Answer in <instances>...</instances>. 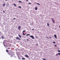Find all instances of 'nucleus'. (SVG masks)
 <instances>
[{"label":"nucleus","mask_w":60,"mask_h":60,"mask_svg":"<svg viewBox=\"0 0 60 60\" xmlns=\"http://www.w3.org/2000/svg\"><path fill=\"white\" fill-rule=\"evenodd\" d=\"M16 39L17 40V39H18V40H20V39L18 37L16 38Z\"/></svg>","instance_id":"6"},{"label":"nucleus","mask_w":60,"mask_h":60,"mask_svg":"<svg viewBox=\"0 0 60 60\" xmlns=\"http://www.w3.org/2000/svg\"><path fill=\"white\" fill-rule=\"evenodd\" d=\"M49 38H50L51 39H52V38L50 37H49Z\"/></svg>","instance_id":"30"},{"label":"nucleus","mask_w":60,"mask_h":60,"mask_svg":"<svg viewBox=\"0 0 60 60\" xmlns=\"http://www.w3.org/2000/svg\"><path fill=\"white\" fill-rule=\"evenodd\" d=\"M18 36H19V37L20 38H21V36H20V35L19 34H18Z\"/></svg>","instance_id":"7"},{"label":"nucleus","mask_w":60,"mask_h":60,"mask_svg":"<svg viewBox=\"0 0 60 60\" xmlns=\"http://www.w3.org/2000/svg\"><path fill=\"white\" fill-rule=\"evenodd\" d=\"M54 37L56 39L57 38V37H56V35H54Z\"/></svg>","instance_id":"5"},{"label":"nucleus","mask_w":60,"mask_h":60,"mask_svg":"<svg viewBox=\"0 0 60 60\" xmlns=\"http://www.w3.org/2000/svg\"><path fill=\"white\" fill-rule=\"evenodd\" d=\"M27 41H28V39H27Z\"/></svg>","instance_id":"35"},{"label":"nucleus","mask_w":60,"mask_h":60,"mask_svg":"<svg viewBox=\"0 0 60 60\" xmlns=\"http://www.w3.org/2000/svg\"><path fill=\"white\" fill-rule=\"evenodd\" d=\"M18 29L19 30H20V29L21 28V27H20V26L19 25L18 27Z\"/></svg>","instance_id":"1"},{"label":"nucleus","mask_w":60,"mask_h":60,"mask_svg":"<svg viewBox=\"0 0 60 60\" xmlns=\"http://www.w3.org/2000/svg\"><path fill=\"white\" fill-rule=\"evenodd\" d=\"M13 19H14V20H15V19H16V18H13Z\"/></svg>","instance_id":"24"},{"label":"nucleus","mask_w":60,"mask_h":60,"mask_svg":"<svg viewBox=\"0 0 60 60\" xmlns=\"http://www.w3.org/2000/svg\"><path fill=\"white\" fill-rule=\"evenodd\" d=\"M35 10H37V8L36 7H35Z\"/></svg>","instance_id":"12"},{"label":"nucleus","mask_w":60,"mask_h":60,"mask_svg":"<svg viewBox=\"0 0 60 60\" xmlns=\"http://www.w3.org/2000/svg\"><path fill=\"white\" fill-rule=\"evenodd\" d=\"M53 43L55 44V43H56V42L53 41Z\"/></svg>","instance_id":"22"},{"label":"nucleus","mask_w":60,"mask_h":60,"mask_svg":"<svg viewBox=\"0 0 60 60\" xmlns=\"http://www.w3.org/2000/svg\"><path fill=\"white\" fill-rule=\"evenodd\" d=\"M25 30H23V32H25Z\"/></svg>","instance_id":"25"},{"label":"nucleus","mask_w":60,"mask_h":60,"mask_svg":"<svg viewBox=\"0 0 60 60\" xmlns=\"http://www.w3.org/2000/svg\"><path fill=\"white\" fill-rule=\"evenodd\" d=\"M29 4H31V3H29Z\"/></svg>","instance_id":"31"},{"label":"nucleus","mask_w":60,"mask_h":60,"mask_svg":"<svg viewBox=\"0 0 60 60\" xmlns=\"http://www.w3.org/2000/svg\"><path fill=\"white\" fill-rule=\"evenodd\" d=\"M1 38H4V37L3 36H1Z\"/></svg>","instance_id":"23"},{"label":"nucleus","mask_w":60,"mask_h":60,"mask_svg":"<svg viewBox=\"0 0 60 60\" xmlns=\"http://www.w3.org/2000/svg\"><path fill=\"white\" fill-rule=\"evenodd\" d=\"M52 22H53V23H55V21H54V20H53V19H52Z\"/></svg>","instance_id":"3"},{"label":"nucleus","mask_w":60,"mask_h":60,"mask_svg":"<svg viewBox=\"0 0 60 60\" xmlns=\"http://www.w3.org/2000/svg\"><path fill=\"white\" fill-rule=\"evenodd\" d=\"M13 4L15 6V7H17V6L16 5V4Z\"/></svg>","instance_id":"15"},{"label":"nucleus","mask_w":60,"mask_h":60,"mask_svg":"<svg viewBox=\"0 0 60 60\" xmlns=\"http://www.w3.org/2000/svg\"><path fill=\"white\" fill-rule=\"evenodd\" d=\"M1 34V31H0V34Z\"/></svg>","instance_id":"37"},{"label":"nucleus","mask_w":60,"mask_h":60,"mask_svg":"<svg viewBox=\"0 0 60 60\" xmlns=\"http://www.w3.org/2000/svg\"><path fill=\"white\" fill-rule=\"evenodd\" d=\"M9 4H6V6L8 7L9 6Z\"/></svg>","instance_id":"11"},{"label":"nucleus","mask_w":60,"mask_h":60,"mask_svg":"<svg viewBox=\"0 0 60 60\" xmlns=\"http://www.w3.org/2000/svg\"><path fill=\"white\" fill-rule=\"evenodd\" d=\"M5 5H6V4H5L4 3V4H3V6H5Z\"/></svg>","instance_id":"10"},{"label":"nucleus","mask_w":60,"mask_h":60,"mask_svg":"<svg viewBox=\"0 0 60 60\" xmlns=\"http://www.w3.org/2000/svg\"><path fill=\"white\" fill-rule=\"evenodd\" d=\"M54 46L56 47V45H55Z\"/></svg>","instance_id":"28"},{"label":"nucleus","mask_w":60,"mask_h":60,"mask_svg":"<svg viewBox=\"0 0 60 60\" xmlns=\"http://www.w3.org/2000/svg\"><path fill=\"white\" fill-rule=\"evenodd\" d=\"M8 53V54H9V53Z\"/></svg>","instance_id":"40"},{"label":"nucleus","mask_w":60,"mask_h":60,"mask_svg":"<svg viewBox=\"0 0 60 60\" xmlns=\"http://www.w3.org/2000/svg\"><path fill=\"white\" fill-rule=\"evenodd\" d=\"M6 51L7 52H9V51H8V50L7 49H6Z\"/></svg>","instance_id":"16"},{"label":"nucleus","mask_w":60,"mask_h":60,"mask_svg":"<svg viewBox=\"0 0 60 60\" xmlns=\"http://www.w3.org/2000/svg\"><path fill=\"white\" fill-rule=\"evenodd\" d=\"M22 59H24V60L25 59V58H22Z\"/></svg>","instance_id":"21"},{"label":"nucleus","mask_w":60,"mask_h":60,"mask_svg":"<svg viewBox=\"0 0 60 60\" xmlns=\"http://www.w3.org/2000/svg\"><path fill=\"white\" fill-rule=\"evenodd\" d=\"M58 55H60V53H58Z\"/></svg>","instance_id":"27"},{"label":"nucleus","mask_w":60,"mask_h":60,"mask_svg":"<svg viewBox=\"0 0 60 60\" xmlns=\"http://www.w3.org/2000/svg\"><path fill=\"white\" fill-rule=\"evenodd\" d=\"M46 38H47L48 39H49V38L48 37H46Z\"/></svg>","instance_id":"29"},{"label":"nucleus","mask_w":60,"mask_h":60,"mask_svg":"<svg viewBox=\"0 0 60 60\" xmlns=\"http://www.w3.org/2000/svg\"><path fill=\"white\" fill-rule=\"evenodd\" d=\"M23 34L24 35H25V34L23 33Z\"/></svg>","instance_id":"18"},{"label":"nucleus","mask_w":60,"mask_h":60,"mask_svg":"<svg viewBox=\"0 0 60 60\" xmlns=\"http://www.w3.org/2000/svg\"><path fill=\"white\" fill-rule=\"evenodd\" d=\"M58 52H60V50H58Z\"/></svg>","instance_id":"17"},{"label":"nucleus","mask_w":60,"mask_h":60,"mask_svg":"<svg viewBox=\"0 0 60 60\" xmlns=\"http://www.w3.org/2000/svg\"><path fill=\"white\" fill-rule=\"evenodd\" d=\"M26 36H30V35L29 34H28L26 35Z\"/></svg>","instance_id":"9"},{"label":"nucleus","mask_w":60,"mask_h":60,"mask_svg":"<svg viewBox=\"0 0 60 60\" xmlns=\"http://www.w3.org/2000/svg\"><path fill=\"white\" fill-rule=\"evenodd\" d=\"M19 8H20V9H21V7L20 6H19Z\"/></svg>","instance_id":"20"},{"label":"nucleus","mask_w":60,"mask_h":60,"mask_svg":"<svg viewBox=\"0 0 60 60\" xmlns=\"http://www.w3.org/2000/svg\"><path fill=\"white\" fill-rule=\"evenodd\" d=\"M56 56H58V54H56Z\"/></svg>","instance_id":"26"},{"label":"nucleus","mask_w":60,"mask_h":60,"mask_svg":"<svg viewBox=\"0 0 60 60\" xmlns=\"http://www.w3.org/2000/svg\"><path fill=\"white\" fill-rule=\"evenodd\" d=\"M32 30H33V31H34V30L33 29H32Z\"/></svg>","instance_id":"32"},{"label":"nucleus","mask_w":60,"mask_h":60,"mask_svg":"<svg viewBox=\"0 0 60 60\" xmlns=\"http://www.w3.org/2000/svg\"><path fill=\"white\" fill-rule=\"evenodd\" d=\"M43 60H46V59H43Z\"/></svg>","instance_id":"19"},{"label":"nucleus","mask_w":60,"mask_h":60,"mask_svg":"<svg viewBox=\"0 0 60 60\" xmlns=\"http://www.w3.org/2000/svg\"><path fill=\"white\" fill-rule=\"evenodd\" d=\"M25 57H29V56H28V55H25Z\"/></svg>","instance_id":"8"},{"label":"nucleus","mask_w":60,"mask_h":60,"mask_svg":"<svg viewBox=\"0 0 60 60\" xmlns=\"http://www.w3.org/2000/svg\"><path fill=\"white\" fill-rule=\"evenodd\" d=\"M36 4H38V5H40V4L39 3H36Z\"/></svg>","instance_id":"14"},{"label":"nucleus","mask_w":60,"mask_h":60,"mask_svg":"<svg viewBox=\"0 0 60 60\" xmlns=\"http://www.w3.org/2000/svg\"><path fill=\"white\" fill-rule=\"evenodd\" d=\"M3 12L4 13V12H5V11H3Z\"/></svg>","instance_id":"33"},{"label":"nucleus","mask_w":60,"mask_h":60,"mask_svg":"<svg viewBox=\"0 0 60 60\" xmlns=\"http://www.w3.org/2000/svg\"><path fill=\"white\" fill-rule=\"evenodd\" d=\"M47 26H48L49 27V23H47Z\"/></svg>","instance_id":"4"},{"label":"nucleus","mask_w":60,"mask_h":60,"mask_svg":"<svg viewBox=\"0 0 60 60\" xmlns=\"http://www.w3.org/2000/svg\"><path fill=\"white\" fill-rule=\"evenodd\" d=\"M59 27L60 28V26H59Z\"/></svg>","instance_id":"38"},{"label":"nucleus","mask_w":60,"mask_h":60,"mask_svg":"<svg viewBox=\"0 0 60 60\" xmlns=\"http://www.w3.org/2000/svg\"><path fill=\"white\" fill-rule=\"evenodd\" d=\"M37 45H38V44H37Z\"/></svg>","instance_id":"39"},{"label":"nucleus","mask_w":60,"mask_h":60,"mask_svg":"<svg viewBox=\"0 0 60 60\" xmlns=\"http://www.w3.org/2000/svg\"><path fill=\"white\" fill-rule=\"evenodd\" d=\"M30 37L32 38V39H34V37L33 36L31 35L30 36Z\"/></svg>","instance_id":"2"},{"label":"nucleus","mask_w":60,"mask_h":60,"mask_svg":"<svg viewBox=\"0 0 60 60\" xmlns=\"http://www.w3.org/2000/svg\"><path fill=\"white\" fill-rule=\"evenodd\" d=\"M19 2H20V3H21V4H22V2H21V1H19Z\"/></svg>","instance_id":"13"},{"label":"nucleus","mask_w":60,"mask_h":60,"mask_svg":"<svg viewBox=\"0 0 60 60\" xmlns=\"http://www.w3.org/2000/svg\"><path fill=\"white\" fill-rule=\"evenodd\" d=\"M5 0V1H7V0Z\"/></svg>","instance_id":"36"},{"label":"nucleus","mask_w":60,"mask_h":60,"mask_svg":"<svg viewBox=\"0 0 60 60\" xmlns=\"http://www.w3.org/2000/svg\"><path fill=\"white\" fill-rule=\"evenodd\" d=\"M28 1V0H26V1Z\"/></svg>","instance_id":"34"}]
</instances>
